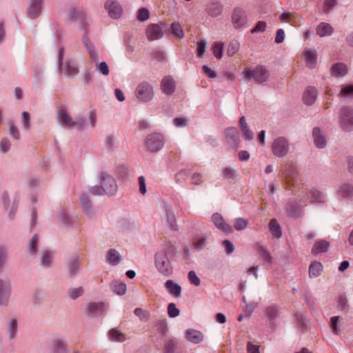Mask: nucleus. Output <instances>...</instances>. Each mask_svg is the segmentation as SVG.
Segmentation results:
<instances>
[{"label":"nucleus","instance_id":"f257e3e1","mask_svg":"<svg viewBox=\"0 0 353 353\" xmlns=\"http://www.w3.org/2000/svg\"><path fill=\"white\" fill-rule=\"evenodd\" d=\"M166 248H161L155 254V265L159 272L164 276H170L172 267L166 255Z\"/></svg>","mask_w":353,"mask_h":353},{"label":"nucleus","instance_id":"f03ea898","mask_svg":"<svg viewBox=\"0 0 353 353\" xmlns=\"http://www.w3.org/2000/svg\"><path fill=\"white\" fill-rule=\"evenodd\" d=\"M242 74L246 81H249L253 79L259 83L266 81L269 78L268 71L262 65H258L253 69L245 68L243 71Z\"/></svg>","mask_w":353,"mask_h":353},{"label":"nucleus","instance_id":"7ed1b4c3","mask_svg":"<svg viewBox=\"0 0 353 353\" xmlns=\"http://www.w3.org/2000/svg\"><path fill=\"white\" fill-rule=\"evenodd\" d=\"M154 94L153 87L145 81L139 83L135 90L137 99L142 103L150 101L154 97Z\"/></svg>","mask_w":353,"mask_h":353},{"label":"nucleus","instance_id":"20e7f679","mask_svg":"<svg viewBox=\"0 0 353 353\" xmlns=\"http://www.w3.org/2000/svg\"><path fill=\"white\" fill-rule=\"evenodd\" d=\"M165 143V139L163 134L160 133H152L147 136L145 139V145L148 150L152 152H155L161 150Z\"/></svg>","mask_w":353,"mask_h":353},{"label":"nucleus","instance_id":"39448f33","mask_svg":"<svg viewBox=\"0 0 353 353\" xmlns=\"http://www.w3.org/2000/svg\"><path fill=\"white\" fill-rule=\"evenodd\" d=\"M339 125L345 131L353 130V110L349 107L343 108L341 110Z\"/></svg>","mask_w":353,"mask_h":353},{"label":"nucleus","instance_id":"423d86ee","mask_svg":"<svg viewBox=\"0 0 353 353\" xmlns=\"http://www.w3.org/2000/svg\"><path fill=\"white\" fill-rule=\"evenodd\" d=\"M289 141L284 137L276 139L272 145V153L278 157H285L289 150Z\"/></svg>","mask_w":353,"mask_h":353},{"label":"nucleus","instance_id":"0eeeda50","mask_svg":"<svg viewBox=\"0 0 353 353\" xmlns=\"http://www.w3.org/2000/svg\"><path fill=\"white\" fill-rule=\"evenodd\" d=\"M101 183L104 190V193L108 195H113L117 192V183L110 174L105 172L101 173Z\"/></svg>","mask_w":353,"mask_h":353},{"label":"nucleus","instance_id":"6e6552de","mask_svg":"<svg viewBox=\"0 0 353 353\" xmlns=\"http://www.w3.org/2000/svg\"><path fill=\"white\" fill-rule=\"evenodd\" d=\"M281 175L283 179L287 183L294 185V180L297 176L296 166L292 163H285L281 165Z\"/></svg>","mask_w":353,"mask_h":353},{"label":"nucleus","instance_id":"1a4fd4ad","mask_svg":"<svg viewBox=\"0 0 353 353\" xmlns=\"http://www.w3.org/2000/svg\"><path fill=\"white\" fill-rule=\"evenodd\" d=\"M212 221L218 229L222 230L225 233L231 234L233 232L232 227L224 221L220 214H213L212 216Z\"/></svg>","mask_w":353,"mask_h":353},{"label":"nucleus","instance_id":"9d476101","mask_svg":"<svg viewBox=\"0 0 353 353\" xmlns=\"http://www.w3.org/2000/svg\"><path fill=\"white\" fill-rule=\"evenodd\" d=\"M57 118L61 125L68 128L74 127V121L65 107H60L57 110Z\"/></svg>","mask_w":353,"mask_h":353},{"label":"nucleus","instance_id":"9b49d317","mask_svg":"<svg viewBox=\"0 0 353 353\" xmlns=\"http://www.w3.org/2000/svg\"><path fill=\"white\" fill-rule=\"evenodd\" d=\"M105 7L108 10L110 16L112 18H119L123 12V9L121 5L114 0H108L105 5Z\"/></svg>","mask_w":353,"mask_h":353},{"label":"nucleus","instance_id":"f8f14e48","mask_svg":"<svg viewBox=\"0 0 353 353\" xmlns=\"http://www.w3.org/2000/svg\"><path fill=\"white\" fill-rule=\"evenodd\" d=\"M232 19L235 28L243 26L247 21V17L245 12L239 8L234 10Z\"/></svg>","mask_w":353,"mask_h":353},{"label":"nucleus","instance_id":"ddd939ff","mask_svg":"<svg viewBox=\"0 0 353 353\" xmlns=\"http://www.w3.org/2000/svg\"><path fill=\"white\" fill-rule=\"evenodd\" d=\"M318 96V91L314 87H307L303 94V101L307 105H312Z\"/></svg>","mask_w":353,"mask_h":353},{"label":"nucleus","instance_id":"4468645a","mask_svg":"<svg viewBox=\"0 0 353 353\" xmlns=\"http://www.w3.org/2000/svg\"><path fill=\"white\" fill-rule=\"evenodd\" d=\"M146 34L150 41L157 40L163 36L161 28L158 24L148 26Z\"/></svg>","mask_w":353,"mask_h":353},{"label":"nucleus","instance_id":"2eb2a0df","mask_svg":"<svg viewBox=\"0 0 353 353\" xmlns=\"http://www.w3.org/2000/svg\"><path fill=\"white\" fill-rule=\"evenodd\" d=\"M10 288L8 282L0 280V305H6L10 297Z\"/></svg>","mask_w":353,"mask_h":353},{"label":"nucleus","instance_id":"dca6fc26","mask_svg":"<svg viewBox=\"0 0 353 353\" xmlns=\"http://www.w3.org/2000/svg\"><path fill=\"white\" fill-rule=\"evenodd\" d=\"M43 0H30V4L28 9V14L30 18L37 17L41 12Z\"/></svg>","mask_w":353,"mask_h":353},{"label":"nucleus","instance_id":"f3484780","mask_svg":"<svg viewBox=\"0 0 353 353\" xmlns=\"http://www.w3.org/2000/svg\"><path fill=\"white\" fill-rule=\"evenodd\" d=\"M63 72L68 77H74L79 73V68L76 62L73 60H67L62 69Z\"/></svg>","mask_w":353,"mask_h":353},{"label":"nucleus","instance_id":"a211bd4d","mask_svg":"<svg viewBox=\"0 0 353 353\" xmlns=\"http://www.w3.org/2000/svg\"><path fill=\"white\" fill-rule=\"evenodd\" d=\"M185 338L188 341L198 344L203 340V335L198 330L188 329L185 331Z\"/></svg>","mask_w":353,"mask_h":353},{"label":"nucleus","instance_id":"6ab92c4d","mask_svg":"<svg viewBox=\"0 0 353 353\" xmlns=\"http://www.w3.org/2000/svg\"><path fill=\"white\" fill-rule=\"evenodd\" d=\"M314 141L317 148H323L326 145L325 136L319 128H314L312 131Z\"/></svg>","mask_w":353,"mask_h":353},{"label":"nucleus","instance_id":"aec40b11","mask_svg":"<svg viewBox=\"0 0 353 353\" xmlns=\"http://www.w3.org/2000/svg\"><path fill=\"white\" fill-rule=\"evenodd\" d=\"M165 288L168 292L174 297H179L181 294V288L172 280H168L165 283Z\"/></svg>","mask_w":353,"mask_h":353},{"label":"nucleus","instance_id":"412c9836","mask_svg":"<svg viewBox=\"0 0 353 353\" xmlns=\"http://www.w3.org/2000/svg\"><path fill=\"white\" fill-rule=\"evenodd\" d=\"M161 87L164 93L171 94L174 91V81L170 77H165L161 81Z\"/></svg>","mask_w":353,"mask_h":353},{"label":"nucleus","instance_id":"4be33fe9","mask_svg":"<svg viewBox=\"0 0 353 353\" xmlns=\"http://www.w3.org/2000/svg\"><path fill=\"white\" fill-rule=\"evenodd\" d=\"M223 10V6L219 2H212L209 3L206 8V12L211 17H215L220 15Z\"/></svg>","mask_w":353,"mask_h":353},{"label":"nucleus","instance_id":"5701e85b","mask_svg":"<svg viewBox=\"0 0 353 353\" xmlns=\"http://www.w3.org/2000/svg\"><path fill=\"white\" fill-rule=\"evenodd\" d=\"M225 134L228 142L232 145H236L239 140V131L237 128L234 127L227 128Z\"/></svg>","mask_w":353,"mask_h":353},{"label":"nucleus","instance_id":"b1692460","mask_svg":"<svg viewBox=\"0 0 353 353\" xmlns=\"http://www.w3.org/2000/svg\"><path fill=\"white\" fill-rule=\"evenodd\" d=\"M305 61L308 67L312 68L317 61V52L314 50H309L304 53Z\"/></svg>","mask_w":353,"mask_h":353},{"label":"nucleus","instance_id":"393cba45","mask_svg":"<svg viewBox=\"0 0 353 353\" xmlns=\"http://www.w3.org/2000/svg\"><path fill=\"white\" fill-rule=\"evenodd\" d=\"M331 72L336 77H343L347 72V68L344 63H336L332 66Z\"/></svg>","mask_w":353,"mask_h":353},{"label":"nucleus","instance_id":"a878e982","mask_svg":"<svg viewBox=\"0 0 353 353\" xmlns=\"http://www.w3.org/2000/svg\"><path fill=\"white\" fill-rule=\"evenodd\" d=\"M329 243L325 240H320L315 242L312 248V253L313 254H317L319 253L325 252L327 250L329 247Z\"/></svg>","mask_w":353,"mask_h":353},{"label":"nucleus","instance_id":"bb28decb","mask_svg":"<svg viewBox=\"0 0 353 353\" xmlns=\"http://www.w3.org/2000/svg\"><path fill=\"white\" fill-rule=\"evenodd\" d=\"M333 32L332 27L326 23H321L316 28V34L320 37L329 36Z\"/></svg>","mask_w":353,"mask_h":353},{"label":"nucleus","instance_id":"cd10ccee","mask_svg":"<svg viewBox=\"0 0 353 353\" xmlns=\"http://www.w3.org/2000/svg\"><path fill=\"white\" fill-rule=\"evenodd\" d=\"M323 270V265L320 262L313 261L309 267V276L310 278L319 276Z\"/></svg>","mask_w":353,"mask_h":353},{"label":"nucleus","instance_id":"c85d7f7f","mask_svg":"<svg viewBox=\"0 0 353 353\" xmlns=\"http://www.w3.org/2000/svg\"><path fill=\"white\" fill-rule=\"evenodd\" d=\"M269 229L274 237L280 238L282 235L281 228L278 221L273 219L269 223Z\"/></svg>","mask_w":353,"mask_h":353},{"label":"nucleus","instance_id":"c756f323","mask_svg":"<svg viewBox=\"0 0 353 353\" xmlns=\"http://www.w3.org/2000/svg\"><path fill=\"white\" fill-rule=\"evenodd\" d=\"M109 338L112 341L123 342L126 340V336L117 329H112L108 333Z\"/></svg>","mask_w":353,"mask_h":353},{"label":"nucleus","instance_id":"7c9ffc66","mask_svg":"<svg viewBox=\"0 0 353 353\" xmlns=\"http://www.w3.org/2000/svg\"><path fill=\"white\" fill-rule=\"evenodd\" d=\"M325 197L323 194L317 190H312L310 191V194L305 198V201L310 202H323Z\"/></svg>","mask_w":353,"mask_h":353},{"label":"nucleus","instance_id":"2f4dec72","mask_svg":"<svg viewBox=\"0 0 353 353\" xmlns=\"http://www.w3.org/2000/svg\"><path fill=\"white\" fill-rule=\"evenodd\" d=\"M265 315L269 321L272 323L279 316V312L275 305H270L265 310Z\"/></svg>","mask_w":353,"mask_h":353},{"label":"nucleus","instance_id":"473e14b6","mask_svg":"<svg viewBox=\"0 0 353 353\" xmlns=\"http://www.w3.org/2000/svg\"><path fill=\"white\" fill-rule=\"evenodd\" d=\"M111 288L118 295H123L126 292V285L123 282L113 281L111 283Z\"/></svg>","mask_w":353,"mask_h":353},{"label":"nucleus","instance_id":"72a5a7b5","mask_svg":"<svg viewBox=\"0 0 353 353\" xmlns=\"http://www.w3.org/2000/svg\"><path fill=\"white\" fill-rule=\"evenodd\" d=\"M171 33L175 37L182 39L184 37V31L182 26L179 22H173L170 26Z\"/></svg>","mask_w":353,"mask_h":353},{"label":"nucleus","instance_id":"f704fd0d","mask_svg":"<svg viewBox=\"0 0 353 353\" xmlns=\"http://www.w3.org/2000/svg\"><path fill=\"white\" fill-rule=\"evenodd\" d=\"M107 259L113 265L118 264L121 260L119 253L114 249L109 250L107 254Z\"/></svg>","mask_w":353,"mask_h":353},{"label":"nucleus","instance_id":"c9c22d12","mask_svg":"<svg viewBox=\"0 0 353 353\" xmlns=\"http://www.w3.org/2000/svg\"><path fill=\"white\" fill-rule=\"evenodd\" d=\"M177 341L174 339L168 338L165 341V353H174L177 347Z\"/></svg>","mask_w":353,"mask_h":353},{"label":"nucleus","instance_id":"e433bc0d","mask_svg":"<svg viewBox=\"0 0 353 353\" xmlns=\"http://www.w3.org/2000/svg\"><path fill=\"white\" fill-rule=\"evenodd\" d=\"M281 22L290 23L292 25L296 26V21L299 20L298 16L292 13H283L280 16Z\"/></svg>","mask_w":353,"mask_h":353},{"label":"nucleus","instance_id":"4c0bfd02","mask_svg":"<svg viewBox=\"0 0 353 353\" xmlns=\"http://www.w3.org/2000/svg\"><path fill=\"white\" fill-rule=\"evenodd\" d=\"M66 345L64 341L57 340L53 343V353H66Z\"/></svg>","mask_w":353,"mask_h":353},{"label":"nucleus","instance_id":"58836bf2","mask_svg":"<svg viewBox=\"0 0 353 353\" xmlns=\"http://www.w3.org/2000/svg\"><path fill=\"white\" fill-rule=\"evenodd\" d=\"M52 254L49 251L42 252L41 264L44 267H49L52 263Z\"/></svg>","mask_w":353,"mask_h":353},{"label":"nucleus","instance_id":"ea45409f","mask_svg":"<svg viewBox=\"0 0 353 353\" xmlns=\"http://www.w3.org/2000/svg\"><path fill=\"white\" fill-rule=\"evenodd\" d=\"M248 225V221L243 218H237L234 221V227L238 231L245 229Z\"/></svg>","mask_w":353,"mask_h":353},{"label":"nucleus","instance_id":"a19ab883","mask_svg":"<svg viewBox=\"0 0 353 353\" xmlns=\"http://www.w3.org/2000/svg\"><path fill=\"white\" fill-rule=\"evenodd\" d=\"M223 44L222 43L216 42L212 46V51L214 57L218 59H221L223 56Z\"/></svg>","mask_w":353,"mask_h":353},{"label":"nucleus","instance_id":"79ce46f5","mask_svg":"<svg viewBox=\"0 0 353 353\" xmlns=\"http://www.w3.org/2000/svg\"><path fill=\"white\" fill-rule=\"evenodd\" d=\"M83 43H84V45L87 48L88 52H89L90 58L93 61H95L97 59V52H96V51L94 50V47L92 45V43L88 42L87 38H83Z\"/></svg>","mask_w":353,"mask_h":353},{"label":"nucleus","instance_id":"37998d69","mask_svg":"<svg viewBox=\"0 0 353 353\" xmlns=\"http://www.w3.org/2000/svg\"><path fill=\"white\" fill-rule=\"evenodd\" d=\"M339 96L346 98L353 97V85H349L342 88L340 93L339 94Z\"/></svg>","mask_w":353,"mask_h":353},{"label":"nucleus","instance_id":"c03bdc74","mask_svg":"<svg viewBox=\"0 0 353 353\" xmlns=\"http://www.w3.org/2000/svg\"><path fill=\"white\" fill-rule=\"evenodd\" d=\"M79 266V259L77 258H74L73 259H72L71 261H70V263H68V269L70 274L71 275H75L78 272Z\"/></svg>","mask_w":353,"mask_h":353},{"label":"nucleus","instance_id":"a18cd8bd","mask_svg":"<svg viewBox=\"0 0 353 353\" xmlns=\"http://www.w3.org/2000/svg\"><path fill=\"white\" fill-rule=\"evenodd\" d=\"M239 49V43L237 41H232L228 45L227 54L229 57L233 56Z\"/></svg>","mask_w":353,"mask_h":353},{"label":"nucleus","instance_id":"49530a36","mask_svg":"<svg viewBox=\"0 0 353 353\" xmlns=\"http://www.w3.org/2000/svg\"><path fill=\"white\" fill-rule=\"evenodd\" d=\"M134 313L136 316H139L141 321H147L149 320L150 313L146 310H144L141 308H136L134 311Z\"/></svg>","mask_w":353,"mask_h":353},{"label":"nucleus","instance_id":"de8ad7c7","mask_svg":"<svg viewBox=\"0 0 353 353\" xmlns=\"http://www.w3.org/2000/svg\"><path fill=\"white\" fill-rule=\"evenodd\" d=\"M84 290L82 287L72 288L68 291V295L72 299H76L83 294Z\"/></svg>","mask_w":353,"mask_h":353},{"label":"nucleus","instance_id":"09e8293b","mask_svg":"<svg viewBox=\"0 0 353 353\" xmlns=\"http://www.w3.org/2000/svg\"><path fill=\"white\" fill-rule=\"evenodd\" d=\"M188 177V173L186 170H183L178 172L175 174V181L177 183L181 184L184 183Z\"/></svg>","mask_w":353,"mask_h":353},{"label":"nucleus","instance_id":"8fccbe9b","mask_svg":"<svg viewBox=\"0 0 353 353\" xmlns=\"http://www.w3.org/2000/svg\"><path fill=\"white\" fill-rule=\"evenodd\" d=\"M149 17L150 11L145 8H141L137 12V19L141 21H146Z\"/></svg>","mask_w":353,"mask_h":353},{"label":"nucleus","instance_id":"3c124183","mask_svg":"<svg viewBox=\"0 0 353 353\" xmlns=\"http://www.w3.org/2000/svg\"><path fill=\"white\" fill-rule=\"evenodd\" d=\"M168 313L170 317L174 318L179 315L180 311L174 303H170L168 305Z\"/></svg>","mask_w":353,"mask_h":353},{"label":"nucleus","instance_id":"603ef678","mask_svg":"<svg viewBox=\"0 0 353 353\" xmlns=\"http://www.w3.org/2000/svg\"><path fill=\"white\" fill-rule=\"evenodd\" d=\"M259 254L265 261H266L269 264L272 263V256L265 248L262 246L260 247L259 250Z\"/></svg>","mask_w":353,"mask_h":353},{"label":"nucleus","instance_id":"864d4df0","mask_svg":"<svg viewBox=\"0 0 353 353\" xmlns=\"http://www.w3.org/2000/svg\"><path fill=\"white\" fill-rule=\"evenodd\" d=\"M207 43L205 40L201 39L197 43L196 53L199 57H202L206 49Z\"/></svg>","mask_w":353,"mask_h":353},{"label":"nucleus","instance_id":"5fc2aeb1","mask_svg":"<svg viewBox=\"0 0 353 353\" xmlns=\"http://www.w3.org/2000/svg\"><path fill=\"white\" fill-rule=\"evenodd\" d=\"M166 215H167V220H168V222L169 223L170 228L172 230H176V224L175 216L172 213L170 210L168 208L166 209Z\"/></svg>","mask_w":353,"mask_h":353},{"label":"nucleus","instance_id":"6e6d98bb","mask_svg":"<svg viewBox=\"0 0 353 353\" xmlns=\"http://www.w3.org/2000/svg\"><path fill=\"white\" fill-rule=\"evenodd\" d=\"M188 279L191 284L199 286L201 283L200 279L197 276L196 272L193 270H191L188 273Z\"/></svg>","mask_w":353,"mask_h":353},{"label":"nucleus","instance_id":"4d7b16f0","mask_svg":"<svg viewBox=\"0 0 353 353\" xmlns=\"http://www.w3.org/2000/svg\"><path fill=\"white\" fill-rule=\"evenodd\" d=\"M17 321L15 319L10 321L8 326V331L10 332V337L13 339L15 337L17 334Z\"/></svg>","mask_w":353,"mask_h":353},{"label":"nucleus","instance_id":"13d9d810","mask_svg":"<svg viewBox=\"0 0 353 353\" xmlns=\"http://www.w3.org/2000/svg\"><path fill=\"white\" fill-rule=\"evenodd\" d=\"M97 70L103 75H108L109 74V68L108 64L103 61L96 65Z\"/></svg>","mask_w":353,"mask_h":353},{"label":"nucleus","instance_id":"bf43d9fd","mask_svg":"<svg viewBox=\"0 0 353 353\" xmlns=\"http://www.w3.org/2000/svg\"><path fill=\"white\" fill-rule=\"evenodd\" d=\"M37 243H38V236L37 234L34 235L30 243L29 250L32 254H34L37 250Z\"/></svg>","mask_w":353,"mask_h":353},{"label":"nucleus","instance_id":"052dcab7","mask_svg":"<svg viewBox=\"0 0 353 353\" xmlns=\"http://www.w3.org/2000/svg\"><path fill=\"white\" fill-rule=\"evenodd\" d=\"M103 307V303H90L87 306V310L90 312H96L101 310Z\"/></svg>","mask_w":353,"mask_h":353},{"label":"nucleus","instance_id":"680f3d73","mask_svg":"<svg viewBox=\"0 0 353 353\" xmlns=\"http://www.w3.org/2000/svg\"><path fill=\"white\" fill-rule=\"evenodd\" d=\"M203 181V176L199 172H194L191 176V183L194 185H199Z\"/></svg>","mask_w":353,"mask_h":353},{"label":"nucleus","instance_id":"e2e57ef3","mask_svg":"<svg viewBox=\"0 0 353 353\" xmlns=\"http://www.w3.org/2000/svg\"><path fill=\"white\" fill-rule=\"evenodd\" d=\"M30 117L29 114L27 112H23L22 113V123L25 130H29L30 127Z\"/></svg>","mask_w":353,"mask_h":353},{"label":"nucleus","instance_id":"0e129e2a","mask_svg":"<svg viewBox=\"0 0 353 353\" xmlns=\"http://www.w3.org/2000/svg\"><path fill=\"white\" fill-rule=\"evenodd\" d=\"M81 203L82 204L85 210L89 213L90 208L91 206L88 197L85 194H82L81 196Z\"/></svg>","mask_w":353,"mask_h":353},{"label":"nucleus","instance_id":"69168bd1","mask_svg":"<svg viewBox=\"0 0 353 353\" xmlns=\"http://www.w3.org/2000/svg\"><path fill=\"white\" fill-rule=\"evenodd\" d=\"M10 148V143L7 138H3L0 142V149L1 152H6Z\"/></svg>","mask_w":353,"mask_h":353},{"label":"nucleus","instance_id":"338daca9","mask_svg":"<svg viewBox=\"0 0 353 353\" xmlns=\"http://www.w3.org/2000/svg\"><path fill=\"white\" fill-rule=\"evenodd\" d=\"M206 244L207 239L204 237H201L194 243V246L197 250H201L205 247Z\"/></svg>","mask_w":353,"mask_h":353},{"label":"nucleus","instance_id":"774afa93","mask_svg":"<svg viewBox=\"0 0 353 353\" xmlns=\"http://www.w3.org/2000/svg\"><path fill=\"white\" fill-rule=\"evenodd\" d=\"M247 351L248 353H260L259 345H254L251 342H248Z\"/></svg>","mask_w":353,"mask_h":353}]
</instances>
